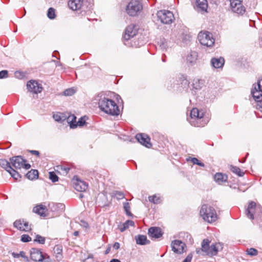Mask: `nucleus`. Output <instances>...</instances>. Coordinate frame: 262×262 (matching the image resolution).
<instances>
[{
	"instance_id": "37",
	"label": "nucleus",
	"mask_w": 262,
	"mask_h": 262,
	"mask_svg": "<svg viewBox=\"0 0 262 262\" xmlns=\"http://www.w3.org/2000/svg\"><path fill=\"white\" fill-rule=\"evenodd\" d=\"M230 170L239 177H242L244 174V172H242L241 169L236 166H231Z\"/></svg>"
},
{
	"instance_id": "2",
	"label": "nucleus",
	"mask_w": 262,
	"mask_h": 262,
	"mask_svg": "<svg viewBox=\"0 0 262 262\" xmlns=\"http://www.w3.org/2000/svg\"><path fill=\"white\" fill-rule=\"evenodd\" d=\"M246 215L251 220L258 222L262 220V207L253 201L249 203L245 211Z\"/></svg>"
},
{
	"instance_id": "21",
	"label": "nucleus",
	"mask_w": 262,
	"mask_h": 262,
	"mask_svg": "<svg viewBox=\"0 0 262 262\" xmlns=\"http://www.w3.org/2000/svg\"><path fill=\"white\" fill-rule=\"evenodd\" d=\"M83 4L82 0H70L68 2V6L70 9L76 11L80 9Z\"/></svg>"
},
{
	"instance_id": "53",
	"label": "nucleus",
	"mask_w": 262,
	"mask_h": 262,
	"mask_svg": "<svg viewBox=\"0 0 262 262\" xmlns=\"http://www.w3.org/2000/svg\"><path fill=\"white\" fill-rule=\"evenodd\" d=\"M81 226H82L83 227L85 228L89 227V224H88L87 222L83 221H81Z\"/></svg>"
},
{
	"instance_id": "22",
	"label": "nucleus",
	"mask_w": 262,
	"mask_h": 262,
	"mask_svg": "<svg viewBox=\"0 0 262 262\" xmlns=\"http://www.w3.org/2000/svg\"><path fill=\"white\" fill-rule=\"evenodd\" d=\"M195 6L197 11L206 12L208 8L207 0H196Z\"/></svg>"
},
{
	"instance_id": "3",
	"label": "nucleus",
	"mask_w": 262,
	"mask_h": 262,
	"mask_svg": "<svg viewBox=\"0 0 262 262\" xmlns=\"http://www.w3.org/2000/svg\"><path fill=\"white\" fill-rule=\"evenodd\" d=\"M204 113L199 111L197 108H193L190 113V116L187 117V120L189 123L194 126H204L207 122L203 119Z\"/></svg>"
},
{
	"instance_id": "41",
	"label": "nucleus",
	"mask_w": 262,
	"mask_h": 262,
	"mask_svg": "<svg viewBox=\"0 0 262 262\" xmlns=\"http://www.w3.org/2000/svg\"><path fill=\"white\" fill-rule=\"evenodd\" d=\"M47 16L51 19L55 18L56 16L55 9L53 8H50L48 10Z\"/></svg>"
},
{
	"instance_id": "15",
	"label": "nucleus",
	"mask_w": 262,
	"mask_h": 262,
	"mask_svg": "<svg viewBox=\"0 0 262 262\" xmlns=\"http://www.w3.org/2000/svg\"><path fill=\"white\" fill-rule=\"evenodd\" d=\"M14 227L20 231L28 232L31 230V226L28 222L24 220H18L13 223Z\"/></svg>"
},
{
	"instance_id": "25",
	"label": "nucleus",
	"mask_w": 262,
	"mask_h": 262,
	"mask_svg": "<svg viewBox=\"0 0 262 262\" xmlns=\"http://www.w3.org/2000/svg\"><path fill=\"white\" fill-rule=\"evenodd\" d=\"M227 179V176L222 173L218 172L214 176V181L219 184H222L224 182H226Z\"/></svg>"
},
{
	"instance_id": "36",
	"label": "nucleus",
	"mask_w": 262,
	"mask_h": 262,
	"mask_svg": "<svg viewBox=\"0 0 262 262\" xmlns=\"http://www.w3.org/2000/svg\"><path fill=\"white\" fill-rule=\"evenodd\" d=\"M187 161H188V162L190 161L193 164L198 165H199V166H200L201 167H204L205 166L203 162H202L200 161H199L196 158L189 157V158H187Z\"/></svg>"
},
{
	"instance_id": "39",
	"label": "nucleus",
	"mask_w": 262,
	"mask_h": 262,
	"mask_svg": "<svg viewBox=\"0 0 262 262\" xmlns=\"http://www.w3.org/2000/svg\"><path fill=\"white\" fill-rule=\"evenodd\" d=\"M246 253L248 255L253 256L258 254V251L255 248H248L246 250Z\"/></svg>"
},
{
	"instance_id": "26",
	"label": "nucleus",
	"mask_w": 262,
	"mask_h": 262,
	"mask_svg": "<svg viewBox=\"0 0 262 262\" xmlns=\"http://www.w3.org/2000/svg\"><path fill=\"white\" fill-rule=\"evenodd\" d=\"M46 207L42 204L37 205L35 206L33 211L34 212L40 215L41 216H46Z\"/></svg>"
},
{
	"instance_id": "40",
	"label": "nucleus",
	"mask_w": 262,
	"mask_h": 262,
	"mask_svg": "<svg viewBox=\"0 0 262 262\" xmlns=\"http://www.w3.org/2000/svg\"><path fill=\"white\" fill-rule=\"evenodd\" d=\"M148 200L154 204H158L160 202V198L156 195L149 196Z\"/></svg>"
},
{
	"instance_id": "48",
	"label": "nucleus",
	"mask_w": 262,
	"mask_h": 262,
	"mask_svg": "<svg viewBox=\"0 0 262 262\" xmlns=\"http://www.w3.org/2000/svg\"><path fill=\"white\" fill-rule=\"evenodd\" d=\"M115 196L117 199H122L124 198V195L123 192L117 191L115 193Z\"/></svg>"
},
{
	"instance_id": "23",
	"label": "nucleus",
	"mask_w": 262,
	"mask_h": 262,
	"mask_svg": "<svg viewBox=\"0 0 262 262\" xmlns=\"http://www.w3.org/2000/svg\"><path fill=\"white\" fill-rule=\"evenodd\" d=\"M225 63V60L223 57H214L211 60V66L215 68L219 69L222 68Z\"/></svg>"
},
{
	"instance_id": "4",
	"label": "nucleus",
	"mask_w": 262,
	"mask_h": 262,
	"mask_svg": "<svg viewBox=\"0 0 262 262\" xmlns=\"http://www.w3.org/2000/svg\"><path fill=\"white\" fill-rule=\"evenodd\" d=\"M251 94L255 101L256 109L262 112V78L253 84Z\"/></svg>"
},
{
	"instance_id": "57",
	"label": "nucleus",
	"mask_w": 262,
	"mask_h": 262,
	"mask_svg": "<svg viewBox=\"0 0 262 262\" xmlns=\"http://www.w3.org/2000/svg\"><path fill=\"white\" fill-rule=\"evenodd\" d=\"M110 251H111V247H107L105 251V254H107L109 253Z\"/></svg>"
},
{
	"instance_id": "18",
	"label": "nucleus",
	"mask_w": 262,
	"mask_h": 262,
	"mask_svg": "<svg viewBox=\"0 0 262 262\" xmlns=\"http://www.w3.org/2000/svg\"><path fill=\"white\" fill-rule=\"evenodd\" d=\"M136 139L140 143L147 148H150L152 146V144L150 142V138L144 134H137L136 135Z\"/></svg>"
},
{
	"instance_id": "56",
	"label": "nucleus",
	"mask_w": 262,
	"mask_h": 262,
	"mask_svg": "<svg viewBox=\"0 0 262 262\" xmlns=\"http://www.w3.org/2000/svg\"><path fill=\"white\" fill-rule=\"evenodd\" d=\"M56 250L57 251V254H60L61 252V251H62V249H60L59 247H57L56 248Z\"/></svg>"
},
{
	"instance_id": "32",
	"label": "nucleus",
	"mask_w": 262,
	"mask_h": 262,
	"mask_svg": "<svg viewBox=\"0 0 262 262\" xmlns=\"http://www.w3.org/2000/svg\"><path fill=\"white\" fill-rule=\"evenodd\" d=\"M0 166L8 172L12 169L11 164L5 159H0Z\"/></svg>"
},
{
	"instance_id": "7",
	"label": "nucleus",
	"mask_w": 262,
	"mask_h": 262,
	"mask_svg": "<svg viewBox=\"0 0 262 262\" xmlns=\"http://www.w3.org/2000/svg\"><path fill=\"white\" fill-rule=\"evenodd\" d=\"M198 38L201 45L208 47L213 46L215 41L212 34L208 31L200 32Z\"/></svg>"
},
{
	"instance_id": "11",
	"label": "nucleus",
	"mask_w": 262,
	"mask_h": 262,
	"mask_svg": "<svg viewBox=\"0 0 262 262\" xmlns=\"http://www.w3.org/2000/svg\"><path fill=\"white\" fill-rule=\"evenodd\" d=\"M231 11L238 15H243L246 9L242 4V0H230Z\"/></svg>"
},
{
	"instance_id": "24",
	"label": "nucleus",
	"mask_w": 262,
	"mask_h": 262,
	"mask_svg": "<svg viewBox=\"0 0 262 262\" xmlns=\"http://www.w3.org/2000/svg\"><path fill=\"white\" fill-rule=\"evenodd\" d=\"M198 53L195 51H191L187 56L186 61L188 64L193 66L195 64L198 59Z\"/></svg>"
},
{
	"instance_id": "5",
	"label": "nucleus",
	"mask_w": 262,
	"mask_h": 262,
	"mask_svg": "<svg viewBox=\"0 0 262 262\" xmlns=\"http://www.w3.org/2000/svg\"><path fill=\"white\" fill-rule=\"evenodd\" d=\"M200 215L204 220L208 223L215 222L217 220V214L214 208L207 204L202 206Z\"/></svg>"
},
{
	"instance_id": "45",
	"label": "nucleus",
	"mask_w": 262,
	"mask_h": 262,
	"mask_svg": "<svg viewBox=\"0 0 262 262\" xmlns=\"http://www.w3.org/2000/svg\"><path fill=\"white\" fill-rule=\"evenodd\" d=\"M58 170H61V171H63V174H67L70 168L69 167H65V166H58L57 167Z\"/></svg>"
},
{
	"instance_id": "55",
	"label": "nucleus",
	"mask_w": 262,
	"mask_h": 262,
	"mask_svg": "<svg viewBox=\"0 0 262 262\" xmlns=\"http://www.w3.org/2000/svg\"><path fill=\"white\" fill-rule=\"evenodd\" d=\"M30 152L32 153V154L35 155L36 156H39V151H37V150H31Z\"/></svg>"
},
{
	"instance_id": "8",
	"label": "nucleus",
	"mask_w": 262,
	"mask_h": 262,
	"mask_svg": "<svg viewBox=\"0 0 262 262\" xmlns=\"http://www.w3.org/2000/svg\"><path fill=\"white\" fill-rule=\"evenodd\" d=\"M30 258L34 261L51 262L50 257L47 254H43L38 249L33 248L30 251Z\"/></svg>"
},
{
	"instance_id": "6",
	"label": "nucleus",
	"mask_w": 262,
	"mask_h": 262,
	"mask_svg": "<svg viewBox=\"0 0 262 262\" xmlns=\"http://www.w3.org/2000/svg\"><path fill=\"white\" fill-rule=\"evenodd\" d=\"M143 6L140 0H132L126 7L127 13L132 16L137 15L142 10Z\"/></svg>"
},
{
	"instance_id": "54",
	"label": "nucleus",
	"mask_w": 262,
	"mask_h": 262,
	"mask_svg": "<svg viewBox=\"0 0 262 262\" xmlns=\"http://www.w3.org/2000/svg\"><path fill=\"white\" fill-rule=\"evenodd\" d=\"M113 247L116 250H118L120 248V244L118 242H115L114 244Z\"/></svg>"
},
{
	"instance_id": "27",
	"label": "nucleus",
	"mask_w": 262,
	"mask_h": 262,
	"mask_svg": "<svg viewBox=\"0 0 262 262\" xmlns=\"http://www.w3.org/2000/svg\"><path fill=\"white\" fill-rule=\"evenodd\" d=\"M205 81L203 79L194 78L193 80L192 88L196 90H201L204 85Z\"/></svg>"
},
{
	"instance_id": "47",
	"label": "nucleus",
	"mask_w": 262,
	"mask_h": 262,
	"mask_svg": "<svg viewBox=\"0 0 262 262\" xmlns=\"http://www.w3.org/2000/svg\"><path fill=\"white\" fill-rule=\"evenodd\" d=\"M75 91L74 89L71 88L66 90L63 93L65 96H72L75 93Z\"/></svg>"
},
{
	"instance_id": "50",
	"label": "nucleus",
	"mask_w": 262,
	"mask_h": 262,
	"mask_svg": "<svg viewBox=\"0 0 262 262\" xmlns=\"http://www.w3.org/2000/svg\"><path fill=\"white\" fill-rule=\"evenodd\" d=\"M85 123V119L84 117L80 118L77 123L76 124L77 126H82Z\"/></svg>"
},
{
	"instance_id": "1",
	"label": "nucleus",
	"mask_w": 262,
	"mask_h": 262,
	"mask_svg": "<svg viewBox=\"0 0 262 262\" xmlns=\"http://www.w3.org/2000/svg\"><path fill=\"white\" fill-rule=\"evenodd\" d=\"M98 97H99L98 107L101 111L111 116L120 114V110L115 101L102 95H98Z\"/></svg>"
},
{
	"instance_id": "34",
	"label": "nucleus",
	"mask_w": 262,
	"mask_h": 262,
	"mask_svg": "<svg viewBox=\"0 0 262 262\" xmlns=\"http://www.w3.org/2000/svg\"><path fill=\"white\" fill-rule=\"evenodd\" d=\"M53 117L56 121L58 122H62L66 119V117L60 113L53 114Z\"/></svg>"
},
{
	"instance_id": "10",
	"label": "nucleus",
	"mask_w": 262,
	"mask_h": 262,
	"mask_svg": "<svg viewBox=\"0 0 262 262\" xmlns=\"http://www.w3.org/2000/svg\"><path fill=\"white\" fill-rule=\"evenodd\" d=\"M157 17L162 23L165 24H170L174 19L173 13L171 11L166 10L158 11Z\"/></svg>"
},
{
	"instance_id": "58",
	"label": "nucleus",
	"mask_w": 262,
	"mask_h": 262,
	"mask_svg": "<svg viewBox=\"0 0 262 262\" xmlns=\"http://www.w3.org/2000/svg\"><path fill=\"white\" fill-rule=\"evenodd\" d=\"M110 262H121L119 259H112Z\"/></svg>"
},
{
	"instance_id": "43",
	"label": "nucleus",
	"mask_w": 262,
	"mask_h": 262,
	"mask_svg": "<svg viewBox=\"0 0 262 262\" xmlns=\"http://www.w3.org/2000/svg\"><path fill=\"white\" fill-rule=\"evenodd\" d=\"M49 178L53 182H56L58 181V177L53 171L49 172Z\"/></svg>"
},
{
	"instance_id": "61",
	"label": "nucleus",
	"mask_w": 262,
	"mask_h": 262,
	"mask_svg": "<svg viewBox=\"0 0 262 262\" xmlns=\"http://www.w3.org/2000/svg\"><path fill=\"white\" fill-rule=\"evenodd\" d=\"M162 60L163 62H165L166 61L165 57H162Z\"/></svg>"
},
{
	"instance_id": "17",
	"label": "nucleus",
	"mask_w": 262,
	"mask_h": 262,
	"mask_svg": "<svg viewBox=\"0 0 262 262\" xmlns=\"http://www.w3.org/2000/svg\"><path fill=\"white\" fill-rule=\"evenodd\" d=\"M73 185L74 188L78 191H85L88 187V184L84 181L78 178L73 180Z\"/></svg>"
},
{
	"instance_id": "60",
	"label": "nucleus",
	"mask_w": 262,
	"mask_h": 262,
	"mask_svg": "<svg viewBox=\"0 0 262 262\" xmlns=\"http://www.w3.org/2000/svg\"><path fill=\"white\" fill-rule=\"evenodd\" d=\"M20 74V73L19 72H16L15 73V76L17 77V76H18V75H18V74Z\"/></svg>"
},
{
	"instance_id": "59",
	"label": "nucleus",
	"mask_w": 262,
	"mask_h": 262,
	"mask_svg": "<svg viewBox=\"0 0 262 262\" xmlns=\"http://www.w3.org/2000/svg\"><path fill=\"white\" fill-rule=\"evenodd\" d=\"M73 235L75 236H77L79 235V231H76L73 233Z\"/></svg>"
},
{
	"instance_id": "31",
	"label": "nucleus",
	"mask_w": 262,
	"mask_h": 262,
	"mask_svg": "<svg viewBox=\"0 0 262 262\" xmlns=\"http://www.w3.org/2000/svg\"><path fill=\"white\" fill-rule=\"evenodd\" d=\"M66 119L71 128H73L77 127L75 123L76 122V117L74 115H69Z\"/></svg>"
},
{
	"instance_id": "9",
	"label": "nucleus",
	"mask_w": 262,
	"mask_h": 262,
	"mask_svg": "<svg viewBox=\"0 0 262 262\" xmlns=\"http://www.w3.org/2000/svg\"><path fill=\"white\" fill-rule=\"evenodd\" d=\"M11 165L16 169H20L24 168L25 169H29L31 165L28 163H26V160L23 158L21 156H14L10 159Z\"/></svg>"
},
{
	"instance_id": "20",
	"label": "nucleus",
	"mask_w": 262,
	"mask_h": 262,
	"mask_svg": "<svg viewBox=\"0 0 262 262\" xmlns=\"http://www.w3.org/2000/svg\"><path fill=\"white\" fill-rule=\"evenodd\" d=\"M148 234L151 238H158L162 236V232L159 227H152L148 229Z\"/></svg>"
},
{
	"instance_id": "29",
	"label": "nucleus",
	"mask_w": 262,
	"mask_h": 262,
	"mask_svg": "<svg viewBox=\"0 0 262 262\" xmlns=\"http://www.w3.org/2000/svg\"><path fill=\"white\" fill-rule=\"evenodd\" d=\"M134 225H135V223L134 221H133L132 220H127L123 224L119 226V229L120 232H123L126 229L128 228V227L129 226H134Z\"/></svg>"
},
{
	"instance_id": "12",
	"label": "nucleus",
	"mask_w": 262,
	"mask_h": 262,
	"mask_svg": "<svg viewBox=\"0 0 262 262\" xmlns=\"http://www.w3.org/2000/svg\"><path fill=\"white\" fill-rule=\"evenodd\" d=\"M138 29L139 27L136 25L131 24L128 25L125 29L123 39L127 41L134 37L137 34Z\"/></svg>"
},
{
	"instance_id": "49",
	"label": "nucleus",
	"mask_w": 262,
	"mask_h": 262,
	"mask_svg": "<svg viewBox=\"0 0 262 262\" xmlns=\"http://www.w3.org/2000/svg\"><path fill=\"white\" fill-rule=\"evenodd\" d=\"M8 77V72L7 70L0 71V79L7 78Z\"/></svg>"
},
{
	"instance_id": "46",
	"label": "nucleus",
	"mask_w": 262,
	"mask_h": 262,
	"mask_svg": "<svg viewBox=\"0 0 262 262\" xmlns=\"http://www.w3.org/2000/svg\"><path fill=\"white\" fill-rule=\"evenodd\" d=\"M31 241V237L27 234H23L21 236V241L24 243Z\"/></svg>"
},
{
	"instance_id": "38",
	"label": "nucleus",
	"mask_w": 262,
	"mask_h": 262,
	"mask_svg": "<svg viewBox=\"0 0 262 262\" xmlns=\"http://www.w3.org/2000/svg\"><path fill=\"white\" fill-rule=\"evenodd\" d=\"M8 172L10 174L11 177L15 180H17L21 178V175L17 171L14 170L12 167V169H10V171H9Z\"/></svg>"
},
{
	"instance_id": "42",
	"label": "nucleus",
	"mask_w": 262,
	"mask_h": 262,
	"mask_svg": "<svg viewBox=\"0 0 262 262\" xmlns=\"http://www.w3.org/2000/svg\"><path fill=\"white\" fill-rule=\"evenodd\" d=\"M34 241L39 244H44L45 243V238L44 237L41 236L40 235L37 234L36 236V237L34 239Z\"/></svg>"
},
{
	"instance_id": "30",
	"label": "nucleus",
	"mask_w": 262,
	"mask_h": 262,
	"mask_svg": "<svg viewBox=\"0 0 262 262\" xmlns=\"http://www.w3.org/2000/svg\"><path fill=\"white\" fill-rule=\"evenodd\" d=\"M26 177L31 180L36 179L38 177V172L37 170L31 169L26 174Z\"/></svg>"
},
{
	"instance_id": "14",
	"label": "nucleus",
	"mask_w": 262,
	"mask_h": 262,
	"mask_svg": "<svg viewBox=\"0 0 262 262\" xmlns=\"http://www.w3.org/2000/svg\"><path fill=\"white\" fill-rule=\"evenodd\" d=\"M172 250L177 254H182L185 250L186 244L180 240H174L172 241L171 244Z\"/></svg>"
},
{
	"instance_id": "33",
	"label": "nucleus",
	"mask_w": 262,
	"mask_h": 262,
	"mask_svg": "<svg viewBox=\"0 0 262 262\" xmlns=\"http://www.w3.org/2000/svg\"><path fill=\"white\" fill-rule=\"evenodd\" d=\"M181 237H182L186 243L192 244L193 239L191 235L187 232H181L180 234Z\"/></svg>"
},
{
	"instance_id": "51",
	"label": "nucleus",
	"mask_w": 262,
	"mask_h": 262,
	"mask_svg": "<svg viewBox=\"0 0 262 262\" xmlns=\"http://www.w3.org/2000/svg\"><path fill=\"white\" fill-rule=\"evenodd\" d=\"M181 84L184 89H187L189 86V82L188 80L184 78L182 80Z\"/></svg>"
},
{
	"instance_id": "44",
	"label": "nucleus",
	"mask_w": 262,
	"mask_h": 262,
	"mask_svg": "<svg viewBox=\"0 0 262 262\" xmlns=\"http://www.w3.org/2000/svg\"><path fill=\"white\" fill-rule=\"evenodd\" d=\"M123 208L124 209V210L126 212V213L127 215L132 216L133 214L130 212V206L128 203H125L124 204Z\"/></svg>"
},
{
	"instance_id": "35",
	"label": "nucleus",
	"mask_w": 262,
	"mask_h": 262,
	"mask_svg": "<svg viewBox=\"0 0 262 262\" xmlns=\"http://www.w3.org/2000/svg\"><path fill=\"white\" fill-rule=\"evenodd\" d=\"M12 255L14 258H19L20 257L23 258L26 262L29 261L28 257L26 255L25 252L24 251H20L19 253H13Z\"/></svg>"
},
{
	"instance_id": "62",
	"label": "nucleus",
	"mask_w": 262,
	"mask_h": 262,
	"mask_svg": "<svg viewBox=\"0 0 262 262\" xmlns=\"http://www.w3.org/2000/svg\"><path fill=\"white\" fill-rule=\"evenodd\" d=\"M82 197H83V195L81 194H80V198H82Z\"/></svg>"
},
{
	"instance_id": "19",
	"label": "nucleus",
	"mask_w": 262,
	"mask_h": 262,
	"mask_svg": "<svg viewBox=\"0 0 262 262\" xmlns=\"http://www.w3.org/2000/svg\"><path fill=\"white\" fill-rule=\"evenodd\" d=\"M223 248V244L220 243H215L210 245V251L208 253L209 256L216 255L219 251H221Z\"/></svg>"
},
{
	"instance_id": "28",
	"label": "nucleus",
	"mask_w": 262,
	"mask_h": 262,
	"mask_svg": "<svg viewBox=\"0 0 262 262\" xmlns=\"http://www.w3.org/2000/svg\"><path fill=\"white\" fill-rule=\"evenodd\" d=\"M136 243L140 245H145L149 243V241L147 239L146 235H138L135 236Z\"/></svg>"
},
{
	"instance_id": "13",
	"label": "nucleus",
	"mask_w": 262,
	"mask_h": 262,
	"mask_svg": "<svg viewBox=\"0 0 262 262\" xmlns=\"http://www.w3.org/2000/svg\"><path fill=\"white\" fill-rule=\"evenodd\" d=\"M210 242L211 241L208 238L203 239L201 243V248L196 249V253L203 256H209V254L208 253L210 251Z\"/></svg>"
},
{
	"instance_id": "16",
	"label": "nucleus",
	"mask_w": 262,
	"mask_h": 262,
	"mask_svg": "<svg viewBox=\"0 0 262 262\" xmlns=\"http://www.w3.org/2000/svg\"><path fill=\"white\" fill-rule=\"evenodd\" d=\"M27 89L29 91L35 94L40 93L42 91L41 86L35 80H31L27 84Z\"/></svg>"
},
{
	"instance_id": "52",
	"label": "nucleus",
	"mask_w": 262,
	"mask_h": 262,
	"mask_svg": "<svg viewBox=\"0 0 262 262\" xmlns=\"http://www.w3.org/2000/svg\"><path fill=\"white\" fill-rule=\"evenodd\" d=\"M192 256L191 254H188L182 262H191Z\"/></svg>"
}]
</instances>
